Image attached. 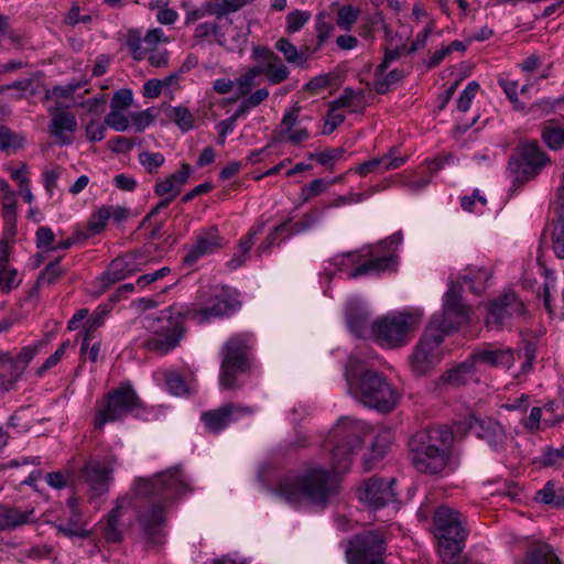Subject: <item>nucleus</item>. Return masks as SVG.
I'll return each instance as SVG.
<instances>
[{"instance_id":"1","label":"nucleus","mask_w":564,"mask_h":564,"mask_svg":"<svg viewBox=\"0 0 564 564\" xmlns=\"http://www.w3.org/2000/svg\"><path fill=\"white\" fill-rule=\"evenodd\" d=\"M367 424L350 416L338 420L332 431L334 448L332 465L334 473L319 466L304 469L296 476L283 478L278 487V496L291 506L302 501L325 508L337 490V478L334 474L348 470L352 456L361 447L364 436L368 433Z\"/></svg>"},{"instance_id":"28","label":"nucleus","mask_w":564,"mask_h":564,"mask_svg":"<svg viewBox=\"0 0 564 564\" xmlns=\"http://www.w3.org/2000/svg\"><path fill=\"white\" fill-rule=\"evenodd\" d=\"M475 373L476 366L474 365V361L468 358L444 372L440 378V382L442 384L459 387L471 380Z\"/></svg>"},{"instance_id":"35","label":"nucleus","mask_w":564,"mask_h":564,"mask_svg":"<svg viewBox=\"0 0 564 564\" xmlns=\"http://www.w3.org/2000/svg\"><path fill=\"white\" fill-rule=\"evenodd\" d=\"M166 117L174 122L182 132H188L195 128L194 115L184 106H173L166 110Z\"/></svg>"},{"instance_id":"25","label":"nucleus","mask_w":564,"mask_h":564,"mask_svg":"<svg viewBox=\"0 0 564 564\" xmlns=\"http://www.w3.org/2000/svg\"><path fill=\"white\" fill-rule=\"evenodd\" d=\"M370 313L357 299L350 300L346 308V321L351 333L362 336L369 327Z\"/></svg>"},{"instance_id":"56","label":"nucleus","mask_w":564,"mask_h":564,"mask_svg":"<svg viewBox=\"0 0 564 564\" xmlns=\"http://www.w3.org/2000/svg\"><path fill=\"white\" fill-rule=\"evenodd\" d=\"M63 173V169L58 165L46 167L42 172V183L45 191L52 195L57 189V181Z\"/></svg>"},{"instance_id":"38","label":"nucleus","mask_w":564,"mask_h":564,"mask_svg":"<svg viewBox=\"0 0 564 564\" xmlns=\"http://www.w3.org/2000/svg\"><path fill=\"white\" fill-rule=\"evenodd\" d=\"M402 77L403 72L401 69L395 68L387 74V72L380 73L379 68H377L375 74V88L377 93L384 94L391 85L400 82Z\"/></svg>"},{"instance_id":"15","label":"nucleus","mask_w":564,"mask_h":564,"mask_svg":"<svg viewBox=\"0 0 564 564\" xmlns=\"http://www.w3.org/2000/svg\"><path fill=\"white\" fill-rule=\"evenodd\" d=\"M117 460L115 454H108L102 460L90 459L82 467L79 476L88 486L90 500L98 499L108 494Z\"/></svg>"},{"instance_id":"48","label":"nucleus","mask_w":564,"mask_h":564,"mask_svg":"<svg viewBox=\"0 0 564 564\" xmlns=\"http://www.w3.org/2000/svg\"><path fill=\"white\" fill-rule=\"evenodd\" d=\"M70 347V341L65 340L63 341L58 348L46 360L36 369V375L39 377L44 376L48 370L54 368L64 357L67 349Z\"/></svg>"},{"instance_id":"36","label":"nucleus","mask_w":564,"mask_h":564,"mask_svg":"<svg viewBox=\"0 0 564 564\" xmlns=\"http://www.w3.org/2000/svg\"><path fill=\"white\" fill-rule=\"evenodd\" d=\"M535 500L544 505L562 506L564 500V488L556 490L553 481H547L542 489L536 492Z\"/></svg>"},{"instance_id":"45","label":"nucleus","mask_w":564,"mask_h":564,"mask_svg":"<svg viewBox=\"0 0 564 564\" xmlns=\"http://www.w3.org/2000/svg\"><path fill=\"white\" fill-rule=\"evenodd\" d=\"M340 105V100L332 102L330 109L326 116L324 127L322 130L323 134L332 133L338 126H340L344 122L345 116L338 111Z\"/></svg>"},{"instance_id":"33","label":"nucleus","mask_w":564,"mask_h":564,"mask_svg":"<svg viewBox=\"0 0 564 564\" xmlns=\"http://www.w3.org/2000/svg\"><path fill=\"white\" fill-rule=\"evenodd\" d=\"M490 274L486 269H468L462 276L463 284L474 294H481L487 288Z\"/></svg>"},{"instance_id":"62","label":"nucleus","mask_w":564,"mask_h":564,"mask_svg":"<svg viewBox=\"0 0 564 564\" xmlns=\"http://www.w3.org/2000/svg\"><path fill=\"white\" fill-rule=\"evenodd\" d=\"M106 127V122L102 123L97 120L89 121L85 128L86 138L90 142L101 141L105 138Z\"/></svg>"},{"instance_id":"64","label":"nucleus","mask_w":564,"mask_h":564,"mask_svg":"<svg viewBox=\"0 0 564 564\" xmlns=\"http://www.w3.org/2000/svg\"><path fill=\"white\" fill-rule=\"evenodd\" d=\"M55 235L51 228L42 226L36 230V246L41 249L52 250Z\"/></svg>"},{"instance_id":"18","label":"nucleus","mask_w":564,"mask_h":564,"mask_svg":"<svg viewBox=\"0 0 564 564\" xmlns=\"http://www.w3.org/2000/svg\"><path fill=\"white\" fill-rule=\"evenodd\" d=\"M148 262L149 256L140 250L116 258L101 276L104 285L117 283L141 271Z\"/></svg>"},{"instance_id":"43","label":"nucleus","mask_w":564,"mask_h":564,"mask_svg":"<svg viewBox=\"0 0 564 564\" xmlns=\"http://www.w3.org/2000/svg\"><path fill=\"white\" fill-rule=\"evenodd\" d=\"M245 97L246 98L240 102L237 109L238 115H243L246 117L252 108L259 106L269 97V90L267 88H260Z\"/></svg>"},{"instance_id":"23","label":"nucleus","mask_w":564,"mask_h":564,"mask_svg":"<svg viewBox=\"0 0 564 564\" xmlns=\"http://www.w3.org/2000/svg\"><path fill=\"white\" fill-rule=\"evenodd\" d=\"M193 171L192 167L183 163L181 170L159 180L154 187V193L161 197H167L173 200L181 192L182 187L187 183Z\"/></svg>"},{"instance_id":"31","label":"nucleus","mask_w":564,"mask_h":564,"mask_svg":"<svg viewBox=\"0 0 564 564\" xmlns=\"http://www.w3.org/2000/svg\"><path fill=\"white\" fill-rule=\"evenodd\" d=\"M480 427L481 438L485 440L494 451L500 452L505 448L507 432L501 423L494 420L482 421Z\"/></svg>"},{"instance_id":"10","label":"nucleus","mask_w":564,"mask_h":564,"mask_svg":"<svg viewBox=\"0 0 564 564\" xmlns=\"http://www.w3.org/2000/svg\"><path fill=\"white\" fill-rule=\"evenodd\" d=\"M239 305L235 293L229 288L218 285L200 291L195 303L182 304L187 318L197 324L229 316L238 310Z\"/></svg>"},{"instance_id":"57","label":"nucleus","mask_w":564,"mask_h":564,"mask_svg":"<svg viewBox=\"0 0 564 564\" xmlns=\"http://www.w3.org/2000/svg\"><path fill=\"white\" fill-rule=\"evenodd\" d=\"M479 87L480 86L477 82H470L467 84L457 99V108L459 111L465 112L470 108L471 102L479 90Z\"/></svg>"},{"instance_id":"24","label":"nucleus","mask_w":564,"mask_h":564,"mask_svg":"<svg viewBox=\"0 0 564 564\" xmlns=\"http://www.w3.org/2000/svg\"><path fill=\"white\" fill-rule=\"evenodd\" d=\"M469 358L474 361L476 367L479 364H484L492 367L509 368L514 362L513 350L508 348L500 349L489 347L476 350Z\"/></svg>"},{"instance_id":"26","label":"nucleus","mask_w":564,"mask_h":564,"mask_svg":"<svg viewBox=\"0 0 564 564\" xmlns=\"http://www.w3.org/2000/svg\"><path fill=\"white\" fill-rule=\"evenodd\" d=\"M307 227V224H304L301 220L295 221L293 218L281 223L279 226L274 227L273 232L267 237L265 242L258 248V252L263 254L271 246L279 245L282 240L286 239L293 234H299L305 230Z\"/></svg>"},{"instance_id":"46","label":"nucleus","mask_w":564,"mask_h":564,"mask_svg":"<svg viewBox=\"0 0 564 564\" xmlns=\"http://www.w3.org/2000/svg\"><path fill=\"white\" fill-rule=\"evenodd\" d=\"M344 148L326 149L325 151L310 155L311 159L316 160L321 165L325 167H332L335 162L344 160Z\"/></svg>"},{"instance_id":"41","label":"nucleus","mask_w":564,"mask_h":564,"mask_svg":"<svg viewBox=\"0 0 564 564\" xmlns=\"http://www.w3.org/2000/svg\"><path fill=\"white\" fill-rule=\"evenodd\" d=\"M44 345L45 343L41 341L21 349V351L14 357V362L18 365V367H15L18 373L24 372L29 364L40 352Z\"/></svg>"},{"instance_id":"5","label":"nucleus","mask_w":564,"mask_h":564,"mask_svg":"<svg viewBox=\"0 0 564 564\" xmlns=\"http://www.w3.org/2000/svg\"><path fill=\"white\" fill-rule=\"evenodd\" d=\"M345 378L349 393L368 408L387 413L392 411L398 401L399 392L387 378L365 366L356 356H350L345 367Z\"/></svg>"},{"instance_id":"54","label":"nucleus","mask_w":564,"mask_h":564,"mask_svg":"<svg viewBox=\"0 0 564 564\" xmlns=\"http://www.w3.org/2000/svg\"><path fill=\"white\" fill-rule=\"evenodd\" d=\"M24 138L14 133L7 127H0V150L19 149L23 145Z\"/></svg>"},{"instance_id":"8","label":"nucleus","mask_w":564,"mask_h":564,"mask_svg":"<svg viewBox=\"0 0 564 564\" xmlns=\"http://www.w3.org/2000/svg\"><path fill=\"white\" fill-rule=\"evenodd\" d=\"M422 317L420 310L388 313L371 324L373 339L387 349L402 347L410 341L411 334L419 327Z\"/></svg>"},{"instance_id":"13","label":"nucleus","mask_w":564,"mask_h":564,"mask_svg":"<svg viewBox=\"0 0 564 564\" xmlns=\"http://www.w3.org/2000/svg\"><path fill=\"white\" fill-rule=\"evenodd\" d=\"M386 540L379 531H367L350 539L346 550L349 564H386Z\"/></svg>"},{"instance_id":"4","label":"nucleus","mask_w":564,"mask_h":564,"mask_svg":"<svg viewBox=\"0 0 564 564\" xmlns=\"http://www.w3.org/2000/svg\"><path fill=\"white\" fill-rule=\"evenodd\" d=\"M402 240V232L397 231L387 240L364 247L360 251L338 254L329 264L334 267V273L346 274L349 279L394 271L398 265L397 251Z\"/></svg>"},{"instance_id":"44","label":"nucleus","mask_w":564,"mask_h":564,"mask_svg":"<svg viewBox=\"0 0 564 564\" xmlns=\"http://www.w3.org/2000/svg\"><path fill=\"white\" fill-rule=\"evenodd\" d=\"M360 10L352 6H344L338 10L336 23L344 31H350L358 20Z\"/></svg>"},{"instance_id":"39","label":"nucleus","mask_w":564,"mask_h":564,"mask_svg":"<svg viewBox=\"0 0 564 564\" xmlns=\"http://www.w3.org/2000/svg\"><path fill=\"white\" fill-rule=\"evenodd\" d=\"M170 39L164 33V31L161 28H154L152 30H149L143 37L140 46L134 48V52H137L139 48H142L145 51H154L158 48L159 44L162 43H169Z\"/></svg>"},{"instance_id":"50","label":"nucleus","mask_w":564,"mask_h":564,"mask_svg":"<svg viewBox=\"0 0 564 564\" xmlns=\"http://www.w3.org/2000/svg\"><path fill=\"white\" fill-rule=\"evenodd\" d=\"M139 162L149 173H155L164 164L165 158L160 152L144 151L139 154Z\"/></svg>"},{"instance_id":"12","label":"nucleus","mask_w":564,"mask_h":564,"mask_svg":"<svg viewBox=\"0 0 564 564\" xmlns=\"http://www.w3.org/2000/svg\"><path fill=\"white\" fill-rule=\"evenodd\" d=\"M549 162L550 158L538 143H523L509 160V172L512 183L521 185L534 180Z\"/></svg>"},{"instance_id":"32","label":"nucleus","mask_w":564,"mask_h":564,"mask_svg":"<svg viewBox=\"0 0 564 564\" xmlns=\"http://www.w3.org/2000/svg\"><path fill=\"white\" fill-rule=\"evenodd\" d=\"M542 140L553 151L561 150L564 145V123L549 120L542 128Z\"/></svg>"},{"instance_id":"52","label":"nucleus","mask_w":564,"mask_h":564,"mask_svg":"<svg viewBox=\"0 0 564 564\" xmlns=\"http://www.w3.org/2000/svg\"><path fill=\"white\" fill-rule=\"evenodd\" d=\"M105 313H95L89 319V326L84 333L82 341V352L88 348L91 340L96 339L97 329L104 324Z\"/></svg>"},{"instance_id":"16","label":"nucleus","mask_w":564,"mask_h":564,"mask_svg":"<svg viewBox=\"0 0 564 564\" xmlns=\"http://www.w3.org/2000/svg\"><path fill=\"white\" fill-rule=\"evenodd\" d=\"M525 314L523 301L512 290L495 299L488 307L486 324L489 327H502L509 324L511 318L521 317Z\"/></svg>"},{"instance_id":"59","label":"nucleus","mask_w":564,"mask_h":564,"mask_svg":"<svg viewBox=\"0 0 564 564\" xmlns=\"http://www.w3.org/2000/svg\"><path fill=\"white\" fill-rule=\"evenodd\" d=\"M165 382L170 393L174 395H183L187 392L186 383L181 375L175 372H167L165 375Z\"/></svg>"},{"instance_id":"3","label":"nucleus","mask_w":564,"mask_h":564,"mask_svg":"<svg viewBox=\"0 0 564 564\" xmlns=\"http://www.w3.org/2000/svg\"><path fill=\"white\" fill-rule=\"evenodd\" d=\"M463 285L451 282L443 297V311L432 316L423 336L409 357V364L415 376H425L442 360L441 343L446 334L457 329L469 319V308L463 304Z\"/></svg>"},{"instance_id":"27","label":"nucleus","mask_w":564,"mask_h":564,"mask_svg":"<svg viewBox=\"0 0 564 564\" xmlns=\"http://www.w3.org/2000/svg\"><path fill=\"white\" fill-rule=\"evenodd\" d=\"M262 52L263 62L261 65H258L261 70V75H265L270 84H280L284 82L290 75L288 66L284 65L274 53L265 50H262Z\"/></svg>"},{"instance_id":"58","label":"nucleus","mask_w":564,"mask_h":564,"mask_svg":"<svg viewBox=\"0 0 564 564\" xmlns=\"http://www.w3.org/2000/svg\"><path fill=\"white\" fill-rule=\"evenodd\" d=\"M82 87L79 82H70L65 85L54 86L51 90L46 93L45 98H70L73 94Z\"/></svg>"},{"instance_id":"22","label":"nucleus","mask_w":564,"mask_h":564,"mask_svg":"<svg viewBox=\"0 0 564 564\" xmlns=\"http://www.w3.org/2000/svg\"><path fill=\"white\" fill-rule=\"evenodd\" d=\"M52 115L48 130L51 135L59 145H67L73 142L72 133L77 129V119L74 113L50 109Z\"/></svg>"},{"instance_id":"60","label":"nucleus","mask_w":564,"mask_h":564,"mask_svg":"<svg viewBox=\"0 0 564 564\" xmlns=\"http://www.w3.org/2000/svg\"><path fill=\"white\" fill-rule=\"evenodd\" d=\"M61 258L55 261L50 262L41 272L39 276V282L53 283L56 281L62 274L63 269L59 267Z\"/></svg>"},{"instance_id":"42","label":"nucleus","mask_w":564,"mask_h":564,"mask_svg":"<svg viewBox=\"0 0 564 564\" xmlns=\"http://www.w3.org/2000/svg\"><path fill=\"white\" fill-rule=\"evenodd\" d=\"M498 84L517 110H523L525 108V104L521 102L518 96L519 84L517 80L502 76L498 78Z\"/></svg>"},{"instance_id":"17","label":"nucleus","mask_w":564,"mask_h":564,"mask_svg":"<svg viewBox=\"0 0 564 564\" xmlns=\"http://www.w3.org/2000/svg\"><path fill=\"white\" fill-rule=\"evenodd\" d=\"M254 408L239 403H226L221 406L202 413L200 420L205 427L212 433H219L229 424L238 420L250 416L254 413Z\"/></svg>"},{"instance_id":"9","label":"nucleus","mask_w":564,"mask_h":564,"mask_svg":"<svg viewBox=\"0 0 564 564\" xmlns=\"http://www.w3.org/2000/svg\"><path fill=\"white\" fill-rule=\"evenodd\" d=\"M438 539V553L444 563H451L460 554L468 535L463 514L447 506H441L434 513Z\"/></svg>"},{"instance_id":"14","label":"nucleus","mask_w":564,"mask_h":564,"mask_svg":"<svg viewBox=\"0 0 564 564\" xmlns=\"http://www.w3.org/2000/svg\"><path fill=\"white\" fill-rule=\"evenodd\" d=\"M139 406L140 400L135 391L129 386H121L107 395L102 406L97 412L94 426L101 430L106 423L121 420Z\"/></svg>"},{"instance_id":"7","label":"nucleus","mask_w":564,"mask_h":564,"mask_svg":"<svg viewBox=\"0 0 564 564\" xmlns=\"http://www.w3.org/2000/svg\"><path fill=\"white\" fill-rule=\"evenodd\" d=\"M188 319L182 304L162 310L158 316H147L143 328L147 332L141 347L160 356L174 350L185 335V321Z\"/></svg>"},{"instance_id":"40","label":"nucleus","mask_w":564,"mask_h":564,"mask_svg":"<svg viewBox=\"0 0 564 564\" xmlns=\"http://www.w3.org/2000/svg\"><path fill=\"white\" fill-rule=\"evenodd\" d=\"M261 75L259 66L249 68L243 75L236 79L235 86L239 96H247L256 85V78Z\"/></svg>"},{"instance_id":"21","label":"nucleus","mask_w":564,"mask_h":564,"mask_svg":"<svg viewBox=\"0 0 564 564\" xmlns=\"http://www.w3.org/2000/svg\"><path fill=\"white\" fill-rule=\"evenodd\" d=\"M131 505L129 497H120L117 499L115 507L109 513L99 521L98 530L101 540L106 544H116L122 541L123 531L121 528L120 519L126 513Z\"/></svg>"},{"instance_id":"53","label":"nucleus","mask_w":564,"mask_h":564,"mask_svg":"<svg viewBox=\"0 0 564 564\" xmlns=\"http://www.w3.org/2000/svg\"><path fill=\"white\" fill-rule=\"evenodd\" d=\"M106 124L118 132H123L129 128V119L123 110L111 108L110 112L105 117Z\"/></svg>"},{"instance_id":"29","label":"nucleus","mask_w":564,"mask_h":564,"mask_svg":"<svg viewBox=\"0 0 564 564\" xmlns=\"http://www.w3.org/2000/svg\"><path fill=\"white\" fill-rule=\"evenodd\" d=\"M522 564H561L550 544L541 541H532Z\"/></svg>"},{"instance_id":"30","label":"nucleus","mask_w":564,"mask_h":564,"mask_svg":"<svg viewBox=\"0 0 564 564\" xmlns=\"http://www.w3.org/2000/svg\"><path fill=\"white\" fill-rule=\"evenodd\" d=\"M34 510H20L0 505V530H13L33 520Z\"/></svg>"},{"instance_id":"11","label":"nucleus","mask_w":564,"mask_h":564,"mask_svg":"<svg viewBox=\"0 0 564 564\" xmlns=\"http://www.w3.org/2000/svg\"><path fill=\"white\" fill-rule=\"evenodd\" d=\"M253 345L250 333H237L221 348L219 382L224 389H236L237 377L249 368L248 355Z\"/></svg>"},{"instance_id":"63","label":"nucleus","mask_w":564,"mask_h":564,"mask_svg":"<svg viewBox=\"0 0 564 564\" xmlns=\"http://www.w3.org/2000/svg\"><path fill=\"white\" fill-rule=\"evenodd\" d=\"M195 37L204 39L208 36H215L219 44H223V34L219 33L218 28L215 23L203 22L195 28Z\"/></svg>"},{"instance_id":"47","label":"nucleus","mask_w":564,"mask_h":564,"mask_svg":"<svg viewBox=\"0 0 564 564\" xmlns=\"http://www.w3.org/2000/svg\"><path fill=\"white\" fill-rule=\"evenodd\" d=\"M155 215L156 214H147L139 227L140 230L152 239H159L166 232V230H162L163 223L159 221Z\"/></svg>"},{"instance_id":"19","label":"nucleus","mask_w":564,"mask_h":564,"mask_svg":"<svg viewBox=\"0 0 564 564\" xmlns=\"http://www.w3.org/2000/svg\"><path fill=\"white\" fill-rule=\"evenodd\" d=\"M226 243V240L218 235L215 227L200 229L195 235L193 243L187 248L183 262L187 265H193L199 259L224 248Z\"/></svg>"},{"instance_id":"51","label":"nucleus","mask_w":564,"mask_h":564,"mask_svg":"<svg viewBox=\"0 0 564 564\" xmlns=\"http://www.w3.org/2000/svg\"><path fill=\"white\" fill-rule=\"evenodd\" d=\"M311 19V13L302 10L291 11L286 17L285 30L288 33H296L300 31Z\"/></svg>"},{"instance_id":"6","label":"nucleus","mask_w":564,"mask_h":564,"mask_svg":"<svg viewBox=\"0 0 564 564\" xmlns=\"http://www.w3.org/2000/svg\"><path fill=\"white\" fill-rule=\"evenodd\" d=\"M454 434L446 426L416 432L409 442L411 462L422 474L438 475L448 469Z\"/></svg>"},{"instance_id":"61","label":"nucleus","mask_w":564,"mask_h":564,"mask_svg":"<svg viewBox=\"0 0 564 564\" xmlns=\"http://www.w3.org/2000/svg\"><path fill=\"white\" fill-rule=\"evenodd\" d=\"M86 239H88V235L83 229L77 228L70 237L54 243L52 250L68 249L73 246L82 245Z\"/></svg>"},{"instance_id":"2","label":"nucleus","mask_w":564,"mask_h":564,"mask_svg":"<svg viewBox=\"0 0 564 564\" xmlns=\"http://www.w3.org/2000/svg\"><path fill=\"white\" fill-rule=\"evenodd\" d=\"M192 491V479L181 466L171 467L151 478L135 479L134 496L148 499L151 503L138 516L143 539L149 545H158L163 541L162 527L165 522L163 503Z\"/></svg>"},{"instance_id":"55","label":"nucleus","mask_w":564,"mask_h":564,"mask_svg":"<svg viewBox=\"0 0 564 564\" xmlns=\"http://www.w3.org/2000/svg\"><path fill=\"white\" fill-rule=\"evenodd\" d=\"M15 367H18V365L12 362L6 368L0 369V389L3 391L11 390L22 377L23 373H18Z\"/></svg>"},{"instance_id":"49","label":"nucleus","mask_w":564,"mask_h":564,"mask_svg":"<svg viewBox=\"0 0 564 564\" xmlns=\"http://www.w3.org/2000/svg\"><path fill=\"white\" fill-rule=\"evenodd\" d=\"M334 184V181L326 178H316L312 181L307 186L302 188L301 196L304 200H308L316 197L325 192Z\"/></svg>"},{"instance_id":"34","label":"nucleus","mask_w":564,"mask_h":564,"mask_svg":"<svg viewBox=\"0 0 564 564\" xmlns=\"http://www.w3.org/2000/svg\"><path fill=\"white\" fill-rule=\"evenodd\" d=\"M275 48L283 54L285 61L295 66H303L308 59L306 50L299 51L288 39L281 37L275 42Z\"/></svg>"},{"instance_id":"20","label":"nucleus","mask_w":564,"mask_h":564,"mask_svg":"<svg viewBox=\"0 0 564 564\" xmlns=\"http://www.w3.org/2000/svg\"><path fill=\"white\" fill-rule=\"evenodd\" d=\"M394 479L383 480L371 477L359 490L360 500L373 510L380 509L394 501Z\"/></svg>"},{"instance_id":"37","label":"nucleus","mask_w":564,"mask_h":564,"mask_svg":"<svg viewBox=\"0 0 564 564\" xmlns=\"http://www.w3.org/2000/svg\"><path fill=\"white\" fill-rule=\"evenodd\" d=\"M392 441L393 434L390 429H378L375 442L371 445V457L376 459L381 458L387 453Z\"/></svg>"}]
</instances>
